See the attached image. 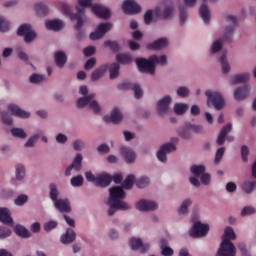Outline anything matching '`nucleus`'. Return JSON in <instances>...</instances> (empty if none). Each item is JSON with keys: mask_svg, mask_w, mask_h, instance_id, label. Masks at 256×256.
<instances>
[{"mask_svg": "<svg viewBox=\"0 0 256 256\" xmlns=\"http://www.w3.org/2000/svg\"><path fill=\"white\" fill-rule=\"evenodd\" d=\"M157 203L148 200H140L136 203L137 211H155L157 209Z\"/></svg>", "mask_w": 256, "mask_h": 256, "instance_id": "dca6fc26", "label": "nucleus"}, {"mask_svg": "<svg viewBox=\"0 0 256 256\" xmlns=\"http://www.w3.org/2000/svg\"><path fill=\"white\" fill-rule=\"evenodd\" d=\"M241 157L244 163L249 162V147L247 145L241 147Z\"/></svg>", "mask_w": 256, "mask_h": 256, "instance_id": "3c124183", "label": "nucleus"}, {"mask_svg": "<svg viewBox=\"0 0 256 256\" xmlns=\"http://www.w3.org/2000/svg\"><path fill=\"white\" fill-rule=\"evenodd\" d=\"M121 154H122V157H124L126 163L128 164L135 163V159H137V155L135 154V151H133L129 147H122Z\"/></svg>", "mask_w": 256, "mask_h": 256, "instance_id": "393cba45", "label": "nucleus"}, {"mask_svg": "<svg viewBox=\"0 0 256 256\" xmlns=\"http://www.w3.org/2000/svg\"><path fill=\"white\" fill-rule=\"evenodd\" d=\"M187 109H189V105L183 103H176L174 106V112L176 115H185V113H187Z\"/></svg>", "mask_w": 256, "mask_h": 256, "instance_id": "4c0bfd02", "label": "nucleus"}, {"mask_svg": "<svg viewBox=\"0 0 256 256\" xmlns=\"http://www.w3.org/2000/svg\"><path fill=\"white\" fill-rule=\"evenodd\" d=\"M35 9L38 13V15H47L49 13V7L44 2H38L35 4Z\"/></svg>", "mask_w": 256, "mask_h": 256, "instance_id": "e433bc0d", "label": "nucleus"}, {"mask_svg": "<svg viewBox=\"0 0 256 256\" xmlns=\"http://www.w3.org/2000/svg\"><path fill=\"white\" fill-rule=\"evenodd\" d=\"M205 95L207 97L208 107H214L216 111H221V109L225 107V99L221 93L213 90H207Z\"/></svg>", "mask_w": 256, "mask_h": 256, "instance_id": "39448f33", "label": "nucleus"}, {"mask_svg": "<svg viewBox=\"0 0 256 256\" xmlns=\"http://www.w3.org/2000/svg\"><path fill=\"white\" fill-rule=\"evenodd\" d=\"M54 207L60 213H71V204L69 203L68 199H58L54 202Z\"/></svg>", "mask_w": 256, "mask_h": 256, "instance_id": "aec40b11", "label": "nucleus"}, {"mask_svg": "<svg viewBox=\"0 0 256 256\" xmlns=\"http://www.w3.org/2000/svg\"><path fill=\"white\" fill-rule=\"evenodd\" d=\"M88 92L87 86H80L79 93L80 95H84V97L77 100V107L78 109H83V107L88 105L89 109H92L93 113L97 115L101 113V106L95 101V94L91 93L87 95Z\"/></svg>", "mask_w": 256, "mask_h": 256, "instance_id": "20e7f679", "label": "nucleus"}, {"mask_svg": "<svg viewBox=\"0 0 256 256\" xmlns=\"http://www.w3.org/2000/svg\"><path fill=\"white\" fill-rule=\"evenodd\" d=\"M75 239H77V233H75L74 229L68 228L61 236V243H63V245H69V243H73Z\"/></svg>", "mask_w": 256, "mask_h": 256, "instance_id": "a878e982", "label": "nucleus"}, {"mask_svg": "<svg viewBox=\"0 0 256 256\" xmlns=\"http://www.w3.org/2000/svg\"><path fill=\"white\" fill-rule=\"evenodd\" d=\"M179 135L182 139H191V129L189 128V124L186 128L179 131Z\"/></svg>", "mask_w": 256, "mask_h": 256, "instance_id": "5fc2aeb1", "label": "nucleus"}, {"mask_svg": "<svg viewBox=\"0 0 256 256\" xmlns=\"http://www.w3.org/2000/svg\"><path fill=\"white\" fill-rule=\"evenodd\" d=\"M28 200L27 195H19L16 199H15V205L18 206H22L24 203H26Z\"/></svg>", "mask_w": 256, "mask_h": 256, "instance_id": "338daca9", "label": "nucleus"}, {"mask_svg": "<svg viewBox=\"0 0 256 256\" xmlns=\"http://www.w3.org/2000/svg\"><path fill=\"white\" fill-rule=\"evenodd\" d=\"M129 245L133 251H140V253H145L149 251V244H144L139 238H131Z\"/></svg>", "mask_w": 256, "mask_h": 256, "instance_id": "2eb2a0df", "label": "nucleus"}, {"mask_svg": "<svg viewBox=\"0 0 256 256\" xmlns=\"http://www.w3.org/2000/svg\"><path fill=\"white\" fill-rule=\"evenodd\" d=\"M16 179L17 181L25 179V166H23V164L16 165Z\"/></svg>", "mask_w": 256, "mask_h": 256, "instance_id": "37998d69", "label": "nucleus"}, {"mask_svg": "<svg viewBox=\"0 0 256 256\" xmlns=\"http://www.w3.org/2000/svg\"><path fill=\"white\" fill-rule=\"evenodd\" d=\"M14 231L18 237H22L23 239L31 237V232H29V230H27L23 225L17 224Z\"/></svg>", "mask_w": 256, "mask_h": 256, "instance_id": "2f4dec72", "label": "nucleus"}, {"mask_svg": "<svg viewBox=\"0 0 256 256\" xmlns=\"http://www.w3.org/2000/svg\"><path fill=\"white\" fill-rule=\"evenodd\" d=\"M113 181V177L107 173L100 174L96 177V186L97 187H109Z\"/></svg>", "mask_w": 256, "mask_h": 256, "instance_id": "b1692460", "label": "nucleus"}, {"mask_svg": "<svg viewBox=\"0 0 256 256\" xmlns=\"http://www.w3.org/2000/svg\"><path fill=\"white\" fill-rule=\"evenodd\" d=\"M11 134L13 137H19V139H27V133L21 128H13Z\"/></svg>", "mask_w": 256, "mask_h": 256, "instance_id": "de8ad7c7", "label": "nucleus"}, {"mask_svg": "<svg viewBox=\"0 0 256 256\" xmlns=\"http://www.w3.org/2000/svg\"><path fill=\"white\" fill-rule=\"evenodd\" d=\"M199 13L203 21L206 23H209L211 19V12L209 11V8L207 7V5L202 4L199 10Z\"/></svg>", "mask_w": 256, "mask_h": 256, "instance_id": "72a5a7b5", "label": "nucleus"}, {"mask_svg": "<svg viewBox=\"0 0 256 256\" xmlns=\"http://www.w3.org/2000/svg\"><path fill=\"white\" fill-rule=\"evenodd\" d=\"M223 239H228V241H235V239H237V235L235 234L233 228L227 227L225 229Z\"/></svg>", "mask_w": 256, "mask_h": 256, "instance_id": "c03bdc74", "label": "nucleus"}, {"mask_svg": "<svg viewBox=\"0 0 256 256\" xmlns=\"http://www.w3.org/2000/svg\"><path fill=\"white\" fill-rule=\"evenodd\" d=\"M59 190H57V185L55 183L50 184V199L54 201H59Z\"/></svg>", "mask_w": 256, "mask_h": 256, "instance_id": "a18cd8bd", "label": "nucleus"}, {"mask_svg": "<svg viewBox=\"0 0 256 256\" xmlns=\"http://www.w3.org/2000/svg\"><path fill=\"white\" fill-rule=\"evenodd\" d=\"M92 13H94L96 17H99V19H109V17H111V10L103 7L101 4H94V6H92Z\"/></svg>", "mask_w": 256, "mask_h": 256, "instance_id": "4468645a", "label": "nucleus"}, {"mask_svg": "<svg viewBox=\"0 0 256 256\" xmlns=\"http://www.w3.org/2000/svg\"><path fill=\"white\" fill-rule=\"evenodd\" d=\"M45 81V76L39 74H32L30 76V83H42Z\"/></svg>", "mask_w": 256, "mask_h": 256, "instance_id": "e2e57ef3", "label": "nucleus"}, {"mask_svg": "<svg viewBox=\"0 0 256 256\" xmlns=\"http://www.w3.org/2000/svg\"><path fill=\"white\" fill-rule=\"evenodd\" d=\"M46 29H48L49 31H61V29H63V21L48 20L46 21Z\"/></svg>", "mask_w": 256, "mask_h": 256, "instance_id": "c756f323", "label": "nucleus"}, {"mask_svg": "<svg viewBox=\"0 0 256 256\" xmlns=\"http://www.w3.org/2000/svg\"><path fill=\"white\" fill-rule=\"evenodd\" d=\"M93 0H78V6L76 7L77 13L70 15L71 21H76L74 29L77 31V39H83L85 32L81 30L83 28V19H85V8L91 7L93 11Z\"/></svg>", "mask_w": 256, "mask_h": 256, "instance_id": "f257e3e1", "label": "nucleus"}, {"mask_svg": "<svg viewBox=\"0 0 256 256\" xmlns=\"http://www.w3.org/2000/svg\"><path fill=\"white\" fill-rule=\"evenodd\" d=\"M81 163H83V156L81 154H77L72 165L67 167L65 175L69 177L73 169H75V171H81Z\"/></svg>", "mask_w": 256, "mask_h": 256, "instance_id": "4be33fe9", "label": "nucleus"}, {"mask_svg": "<svg viewBox=\"0 0 256 256\" xmlns=\"http://www.w3.org/2000/svg\"><path fill=\"white\" fill-rule=\"evenodd\" d=\"M7 237H11V230L5 227L0 228V239H7Z\"/></svg>", "mask_w": 256, "mask_h": 256, "instance_id": "0e129e2a", "label": "nucleus"}, {"mask_svg": "<svg viewBox=\"0 0 256 256\" xmlns=\"http://www.w3.org/2000/svg\"><path fill=\"white\" fill-rule=\"evenodd\" d=\"M116 61L121 65H129L130 63H133V57L129 54H118L116 56Z\"/></svg>", "mask_w": 256, "mask_h": 256, "instance_id": "c9c22d12", "label": "nucleus"}, {"mask_svg": "<svg viewBox=\"0 0 256 256\" xmlns=\"http://www.w3.org/2000/svg\"><path fill=\"white\" fill-rule=\"evenodd\" d=\"M83 181V176L78 175L71 179V185L72 187H81L83 185Z\"/></svg>", "mask_w": 256, "mask_h": 256, "instance_id": "864d4df0", "label": "nucleus"}, {"mask_svg": "<svg viewBox=\"0 0 256 256\" xmlns=\"http://www.w3.org/2000/svg\"><path fill=\"white\" fill-rule=\"evenodd\" d=\"M167 45H169V42L167 41L166 38H159L153 43L147 44V49L152 51H161V49H165Z\"/></svg>", "mask_w": 256, "mask_h": 256, "instance_id": "412c9836", "label": "nucleus"}, {"mask_svg": "<svg viewBox=\"0 0 256 256\" xmlns=\"http://www.w3.org/2000/svg\"><path fill=\"white\" fill-rule=\"evenodd\" d=\"M118 211H129V209H131V206L123 201V200H118L117 202H114Z\"/></svg>", "mask_w": 256, "mask_h": 256, "instance_id": "8fccbe9b", "label": "nucleus"}, {"mask_svg": "<svg viewBox=\"0 0 256 256\" xmlns=\"http://www.w3.org/2000/svg\"><path fill=\"white\" fill-rule=\"evenodd\" d=\"M216 256H237V248L229 239H222Z\"/></svg>", "mask_w": 256, "mask_h": 256, "instance_id": "0eeeda50", "label": "nucleus"}, {"mask_svg": "<svg viewBox=\"0 0 256 256\" xmlns=\"http://www.w3.org/2000/svg\"><path fill=\"white\" fill-rule=\"evenodd\" d=\"M190 205H191V199L184 200L180 209L178 210V213L185 215V213H187V209L189 208Z\"/></svg>", "mask_w": 256, "mask_h": 256, "instance_id": "6e6d98bb", "label": "nucleus"}, {"mask_svg": "<svg viewBox=\"0 0 256 256\" xmlns=\"http://www.w3.org/2000/svg\"><path fill=\"white\" fill-rule=\"evenodd\" d=\"M111 23H101L97 26L96 30L92 33H90V39L91 41H97L99 39H102V37H105L106 33H109L111 31Z\"/></svg>", "mask_w": 256, "mask_h": 256, "instance_id": "1a4fd4ad", "label": "nucleus"}, {"mask_svg": "<svg viewBox=\"0 0 256 256\" xmlns=\"http://www.w3.org/2000/svg\"><path fill=\"white\" fill-rule=\"evenodd\" d=\"M2 122L4 125H13V118H11L9 112H2Z\"/></svg>", "mask_w": 256, "mask_h": 256, "instance_id": "bf43d9fd", "label": "nucleus"}, {"mask_svg": "<svg viewBox=\"0 0 256 256\" xmlns=\"http://www.w3.org/2000/svg\"><path fill=\"white\" fill-rule=\"evenodd\" d=\"M208 233L209 225L197 221L190 230V237H193L194 239L197 237H205Z\"/></svg>", "mask_w": 256, "mask_h": 256, "instance_id": "6e6552de", "label": "nucleus"}, {"mask_svg": "<svg viewBox=\"0 0 256 256\" xmlns=\"http://www.w3.org/2000/svg\"><path fill=\"white\" fill-rule=\"evenodd\" d=\"M223 155H225V148H219L215 155V163H220L221 159H223Z\"/></svg>", "mask_w": 256, "mask_h": 256, "instance_id": "69168bd1", "label": "nucleus"}, {"mask_svg": "<svg viewBox=\"0 0 256 256\" xmlns=\"http://www.w3.org/2000/svg\"><path fill=\"white\" fill-rule=\"evenodd\" d=\"M135 181V176L132 174L128 175L126 179L122 183V187L124 189H132L133 188V183Z\"/></svg>", "mask_w": 256, "mask_h": 256, "instance_id": "49530a36", "label": "nucleus"}, {"mask_svg": "<svg viewBox=\"0 0 256 256\" xmlns=\"http://www.w3.org/2000/svg\"><path fill=\"white\" fill-rule=\"evenodd\" d=\"M156 13L162 19H169L171 15H173V6H167L162 13L159 12V10H156Z\"/></svg>", "mask_w": 256, "mask_h": 256, "instance_id": "a19ab883", "label": "nucleus"}, {"mask_svg": "<svg viewBox=\"0 0 256 256\" xmlns=\"http://www.w3.org/2000/svg\"><path fill=\"white\" fill-rule=\"evenodd\" d=\"M122 9L126 15H137V13H141V6L134 0L124 1Z\"/></svg>", "mask_w": 256, "mask_h": 256, "instance_id": "ddd939ff", "label": "nucleus"}, {"mask_svg": "<svg viewBox=\"0 0 256 256\" xmlns=\"http://www.w3.org/2000/svg\"><path fill=\"white\" fill-rule=\"evenodd\" d=\"M57 229V221L51 220L44 224V231L49 232Z\"/></svg>", "mask_w": 256, "mask_h": 256, "instance_id": "13d9d810", "label": "nucleus"}, {"mask_svg": "<svg viewBox=\"0 0 256 256\" xmlns=\"http://www.w3.org/2000/svg\"><path fill=\"white\" fill-rule=\"evenodd\" d=\"M107 205L109 206V210H108V215L109 217H113L114 214L117 213L118 208L117 205L115 204V202H107Z\"/></svg>", "mask_w": 256, "mask_h": 256, "instance_id": "052dcab7", "label": "nucleus"}, {"mask_svg": "<svg viewBox=\"0 0 256 256\" xmlns=\"http://www.w3.org/2000/svg\"><path fill=\"white\" fill-rule=\"evenodd\" d=\"M191 173L194 174L195 177H201V175L205 174V166L203 165H193L190 169Z\"/></svg>", "mask_w": 256, "mask_h": 256, "instance_id": "ea45409f", "label": "nucleus"}, {"mask_svg": "<svg viewBox=\"0 0 256 256\" xmlns=\"http://www.w3.org/2000/svg\"><path fill=\"white\" fill-rule=\"evenodd\" d=\"M242 189L246 193H253V191H256V182L255 181H246L242 184Z\"/></svg>", "mask_w": 256, "mask_h": 256, "instance_id": "58836bf2", "label": "nucleus"}, {"mask_svg": "<svg viewBox=\"0 0 256 256\" xmlns=\"http://www.w3.org/2000/svg\"><path fill=\"white\" fill-rule=\"evenodd\" d=\"M17 36L24 37L25 43H32L37 39V33L29 24H22L17 30Z\"/></svg>", "mask_w": 256, "mask_h": 256, "instance_id": "423d86ee", "label": "nucleus"}, {"mask_svg": "<svg viewBox=\"0 0 256 256\" xmlns=\"http://www.w3.org/2000/svg\"><path fill=\"white\" fill-rule=\"evenodd\" d=\"M232 125L226 124L220 131V134L217 138V144L223 145L225 143V139H227V133H231Z\"/></svg>", "mask_w": 256, "mask_h": 256, "instance_id": "c85d7f7f", "label": "nucleus"}, {"mask_svg": "<svg viewBox=\"0 0 256 256\" xmlns=\"http://www.w3.org/2000/svg\"><path fill=\"white\" fill-rule=\"evenodd\" d=\"M220 64L222 66V73L227 74L231 71V66H229V62H227V55H222L220 58Z\"/></svg>", "mask_w": 256, "mask_h": 256, "instance_id": "79ce46f5", "label": "nucleus"}, {"mask_svg": "<svg viewBox=\"0 0 256 256\" xmlns=\"http://www.w3.org/2000/svg\"><path fill=\"white\" fill-rule=\"evenodd\" d=\"M249 97V86L244 85L242 87L237 88L234 91V99L236 101H245Z\"/></svg>", "mask_w": 256, "mask_h": 256, "instance_id": "5701e85b", "label": "nucleus"}, {"mask_svg": "<svg viewBox=\"0 0 256 256\" xmlns=\"http://www.w3.org/2000/svg\"><path fill=\"white\" fill-rule=\"evenodd\" d=\"M105 123H113L114 125H119L123 121V115L118 108H115L110 116H104Z\"/></svg>", "mask_w": 256, "mask_h": 256, "instance_id": "a211bd4d", "label": "nucleus"}, {"mask_svg": "<svg viewBox=\"0 0 256 256\" xmlns=\"http://www.w3.org/2000/svg\"><path fill=\"white\" fill-rule=\"evenodd\" d=\"M178 97H187L189 95V89L187 87H180L177 90Z\"/></svg>", "mask_w": 256, "mask_h": 256, "instance_id": "774afa93", "label": "nucleus"}, {"mask_svg": "<svg viewBox=\"0 0 256 256\" xmlns=\"http://www.w3.org/2000/svg\"><path fill=\"white\" fill-rule=\"evenodd\" d=\"M110 79H117L119 77V71L121 66L119 63H112L109 66Z\"/></svg>", "mask_w": 256, "mask_h": 256, "instance_id": "f704fd0d", "label": "nucleus"}, {"mask_svg": "<svg viewBox=\"0 0 256 256\" xmlns=\"http://www.w3.org/2000/svg\"><path fill=\"white\" fill-rule=\"evenodd\" d=\"M0 31L2 33H7V31H9V21L3 17H0Z\"/></svg>", "mask_w": 256, "mask_h": 256, "instance_id": "4d7b16f0", "label": "nucleus"}, {"mask_svg": "<svg viewBox=\"0 0 256 256\" xmlns=\"http://www.w3.org/2000/svg\"><path fill=\"white\" fill-rule=\"evenodd\" d=\"M135 63L141 73H149L155 75V64L158 63L162 66L167 65V56H151L148 60L145 58H138Z\"/></svg>", "mask_w": 256, "mask_h": 256, "instance_id": "f03ea898", "label": "nucleus"}, {"mask_svg": "<svg viewBox=\"0 0 256 256\" xmlns=\"http://www.w3.org/2000/svg\"><path fill=\"white\" fill-rule=\"evenodd\" d=\"M238 249L241 253V256H251V250H249L245 244H239Z\"/></svg>", "mask_w": 256, "mask_h": 256, "instance_id": "680f3d73", "label": "nucleus"}, {"mask_svg": "<svg viewBox=\"0 0 256 256\" xmlns=\"http://www.w3.org/2000/svg\"><path fill=\"white\" fill-rule=\"evenodd\" d=\"M226 21L231 23V25L225 28L223 38L218 39L213 43L211 53H219V51L223 49L224 41L227 43H231V41H233V33L235 32V27H237V17L229 15L227 16Z\"/></svg>", "mask_w": 256, "mask_h": 256, "instance_id": "7ed1b4c3", "label": "nucleus"}, {"mask_svg": "<svg viewBox=\"0 0 256 256\" xmlns=\"http://www.w3.org/2000/svg\"><path fill=\"white\" fill-rule=\"evenodd\" d=\"M55 63L57 67L63 68L65 67L67 63V55H65V52L58 51L54 55Z\"/></svg>", "mask_w": 256, "mask_h": 256, "instance_id": "7c9ffc66", "label": "nucleus"}, {"mask_svg": "<svg viewBox=\"0 0 256 256\" xmlns=\"http://www.w3.org/2000/svg\"><path fill=\"white\" fill-rule=\"evenodd\" d=\"M8 111H10V113L14 115V117H20V119H29V117H31V114H29V112L20 109L19 106L15 104H9Z\"/></svg>", "mask_w": 256, "mask_h": 256, "instance_id": "f3484780", "label": "nucleus"}, {"mask_svg": "<svg viewBox=\"0 0 256 256\" xmlns=\"http://www.w3.org/2000/svg\"><path fill=\"white\" fill-rule=\"evenodd\" d=\"M0 221L4 225H9L13 227V218L11 217V212L7 208H0Z\"/></svg>", "mask_w": 256, "mask_h": 256, "instance_id": "bb28decb", "label": "nucleus"}, {"mask_svg": "<svg viewBox=\"0 0 256 256\" xmlns=\"http://www.w3.org/2000/svg\"><path fill=\"white\" fill-rule=\"evenodd\" d=\"M104 47H109L111 51H113L114 53H117V51H119V42L107 40L104 42Z\"/></svg>", "mask_w": 256, "mask_h": 256, "instance_id": "09e8293b", "label": "nucleus"}, {"mask_svg": "<svg viewBox=\"0 0 256 256\" xmlns=\"http://www.w3.org/2000/svg\"><path fill=\"white\" fill-rule=\"evenodd\" d=\"M173 151H177V147L175 146V144H164L157 152V159H159L161 163H165L167 161V154L173 153Z\"/></svg>", "mask_w": 256, "mask_h": 256, "instance_id": "f8f14e48", "label": "nucleus"}, {"mask_svg": "<svg viewBox=\"0 0 256 256\" xmlns=\"http://www.w3.org/2000/svg\"><path fill=\"white\" fill-rule=\"evenodd\" d=\"M170 105H171V98L169 96H165L163 99L158 101L157 110L159 115H165V113H169Z\"/></svg>", "mask_w": 256, "mask_h": 256, "instance_id": "6ab92c4d", "label": "nucleus"}, {"mask_svg": "<svg viewBox=\"0 0 256 256\" xmlns=\"http://www.w3.org/2000/svg\"><path fill=\"white\" fill-rule=\"evenodd\" d=\"M248 80H249V74H247V73L238 74V75H234L231 77L230 83L232 85H237L239 83H247Z\"/></svg>", "mask_w": 256, "mask_h": 256, "instance_id": "473e14b6", "label": "nucleus"}, {"mask_svg": "<svg viewBox=\"0 0 256 256\" xmlns=\"http://www.w3.org/2000/svg\"><path fill=\"white\" fill-rule=\"evenodd\" d=\"M118 89L120 91H127L129 89H132V91H134L135 99H141V97H143V89H141V86L139 84L123 82L118 85Z\"/></svg>", "mask_w": 256, "mask_h": 256, "instance_id": "9b49d317", "label": "nucleus"}, {"mask_svg": "<svg viewBox=\"0 0 256 256\" xmlns=\"http://www.w3.org/2000/svg\"><path fill=\"white\" fill-rule=\"evenodd\" d=\"M109 199L108 201L111 203H117V201H123L125 199V190L121 186H113L109 189Z\"/></svg>", "mask_w": 256, "mask_h": 256, "instance_id": "9d476101", "label": "nucleus"}, {"mask_svg": "<svg viewBox=\"0 0 256 256\" xmlns=\"http://www.w3.org/2000/svg\"><path fill=\"white\" fill-rule=\"evenodd\" d=\"M149 185V178L148 177H142L136 180V186L139 189H144V187H147Z\"/></svg>", "mask_w": 256, "mask_h": 256, "instance_id": "603ef678", "label": "nucleus"}, {"mask_svg": "<svg viewBox=\"0 0 256 256\" xmlns=\"http://www.w3.org/2000/svg\"><path fill=\"white\" fill-rule=\"evenodd\" d=\"M107 69H109V66L107 64H104L100 66L99 68L95 69L91 74V81H99L105 73H107Z\"/></svg>", "mask_w": 256, "mask_h": 256, "instance_id": "cd10ccee", "label": "nucleus"}]
</instances>
